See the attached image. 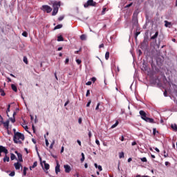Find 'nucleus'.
Wrapping results in <instances>:
<instances>
[{
    "mask_svg": "<svg viewBox=\"0 0 177 177\" xmlns=\"http://www.w3.org/2000/svg\"><path fill=\"white\" fill-rule=\"evenodd\" d=\"M62 49H63V47H59V48H58L57 50L60 51V50H62Z\"/></svg>",
    "mask_w": 177,
    "mask_h": 177,
    "instance_id": "69168bd1",
    "label": "nucleus"
},
{
    "mask_svg": "<svg viewBox=\"0 0 177 177\" xmlns=\"http://www.w3.org/2000/svg\"><path fill=\"white\" fill-rule=\"evenodd\" d=\"M124 152L119 153V158H124Z\"/></svg>",
    "mask_w": 177,
    "mask_h": 177,
    "instance_id": "bb28decb",
    "label": "nucleus"
},
{
    "mask_svg": "<svg viewBox=\"0 0 177 177\" xmlns=\"http://www.w3.org/2000/svg\"><path fill=\"white\" fill-rule=\"evenodd\" d=\"M104 12H106V8H103V10H102V15H104Z\"/></svg>",
    "mask_w": 177,
    "mask_h": 177,
    "instance_id": "4d7b16f0",
    "label": "nucleus"
},
{
    "mask_svg": "<svg viewBox=\"0 0 177 177\" xmlns=\"http://www.w3.org/2000/svg\"><path fill=\"white\" fill-rule=\"evenodd\" d=\"M63 27V25L59 24L55 27L54 30H59V28H62Z\"/></svg>",
    "mask_w": 177,
    "mask_h": 177,
    "instance_id": "4be33fe9",
    "label": "nucleus"
},
{
    "mask_svg": "<svg viewBox=\"0 0 177 177\" xmlns=\"http://www.w3.org/2000/svg\"><path fill=\"white\" fill-rule=\"evenodd\" d=\"M130 6H132V3H131L130 4L127 5V6H126V8H130Z\"/></svg>",
    "mask_w": 177,
    "mask_h": 177,
    "instance_id": "13d9d810",
    "label": "nucleus"
},
{
    "mask_svg": "<svg viewBox=\"0 0 177 177\" xmlns=\"http://www.w3.org/2000/svg\"><path fill=\"white\" fill-rule=\"evenodd\" d=\"M97 168H98L99 171H102L103 169L100 165H99Z\"/></svg>",
    "mask_w": 177,
    "mask_h": 177,
    "instance_id": "8fccbe9b",
    "label": "nucleus"
},
{
    "mask_svg": "<svg viewBox=\"0 0 177 177\" xmlns=\"http://www.w3.org/2000/svg\"><path fill=\"white\" fill-rule=\"evenodd\" d=\"M0 93L1 96H5L6 95L5 91H3V90H2V91H1Z\"/></svg>",
    "mask_w": 177,
    "mask_h": 177,
    "instance_id": "e433bc0d",
    "label": "nucleus"
},
{
    "mask_svg": "<svg viewBox=\"0 0 177 177\" xmlns=\"http://www.w3.org/2000/svg\"><path fill=\"white\" fill-rule=\"evenodd\" d=\"M118 125V121H116V122L111 126V129H113V128H115Z\"/></svg>",
    "mask_w": 177,
    "mask_h": 177,
    "instance_id": "a878e982",
    "label": "nucleus"
},
{
    "mask_svg": "<svg viewBox=\"0 0 177 177\" xmlns=\"http://www.w3.org/2000/svg\"><path fill=\"white\" fill-rule=\"evenodd\" d=\"M53 11L52 13L53 16H56L57 15V12H59V8H60V2L59 1H56L53 4Z\"/></svg>",
    "mask_w": 177,
    "mask_h": 177,
    "instance_id": "f03ea898",
    "label": "nucleus"
},
{
    "mask_svg": "<svg viewBox=\"0 0 177 177\" xmlns=\"http://www.w3.org/2000/svg\"><path fill=\"white\" fill-rule=\"evenodd\" d=\"M158 37V32H156L153 36L151 37V39H156Z\"/></svg>",
    "mask_w": 177,
    "mask_h": 177,
    "instance_id": "5701e85b",
    "label": "nucleus"
},
{
    "mask_svg": "<svg viewBox=\"0 0 177 177\" xmlns=\"http://www.w3.org/2000/svg\"><path fill=\"white\" fill-rule=\"evenodd\" d=\"M165 27L171 28L172 26V24H171V22H168V21H165Z\"/></svg>",
    "mask_w": 177,
    "mask_h": 177,
    "instance_id": "9b49d317",
    "label": "nucleus"
},
{
    "mask_svg": "<svg viewBox=\"0 0 177 177\" xmlns=\"http://www.w3.org/2000/svg\"><path fill=\"white\" fill-rule=\"evenodd\" d=\"M171 129H173V131H177V126L176 124H172L171 125Z\"/></svg>",
    "mask_w": 177,
    "mask_h": 177,
    "instance_id": "dca6fc26",
    "label": "nucleus"
},
{
    "mask_svg": "<svg viewBox=\"0 0 177 177\" xmlns=\"http://www.w3.org/2000/svg\"><path fill=\"white\" fill-rule=\"evenodd\" d=\"M77 143H78L79 146H81V142L79 140H77Z\"/></svg>",
    "mask_w": 177,
    "mask_h": 177,
    "instance_id": "680f3d73",
    "label": "nucleus"
},
{
    "mask_svg": "<svg viewBox=\"0 0 177 177\" xmlns=\"http://www.w3.org/2000/svg\"><path fill=\"white\" fill-rule=\"evenodd\" d=\"M15 169H20V167H21V164L19 162H16L14 164Z\"/></svg>",
    "mask_w": 177,
    "mask_h": 177,
    "instance_id": "1a4fd4ad",
    "label": "nucleus"
},
{
    "mask_svg": "<svg viewBox=\"0 0 177 177\" xmlns=\"http://www.w3.org/2000/svg\"><path fill=\"white\" fill-rule=\"evenodd\" d=\"M140 115H141V118L146 121L147 117L146 116V112L143 111H140Z\"/></svg>",
    "mask_w": 177,
    "mask_h": 177,
    "instance_id": "423d86ee",
    "label": "nucleus"
},
{
    "mask_svg": "<svg viewBox=\"0 0 177 177\" xmlns=\"http://www.w3.org/2000/svg\"><path fill=\"white\" fill-rule=\"evenodd\" d=\"M76 63H77V64H81L82 61L80 59H76Z\"/></svg>",
    "mask_w": 177,
    "mask_h": 177,
    "instance_id": "a19ab883",
    "label": "nucleus"
},
{
    "mask_svg": "<svg viewBox=\"0 0 177 177\" xmlns=\"http://www.w3.org/2000/svg\"><path fill=\"white\" fill-rule=\"evenodd\" d=\"M81 162H84L85 161V155L84 153H82V158L80 159Z\"/></svg>",
    "mask_w": 177,
    "mask_h": 177,
    "instance_id": "aec40b11",
    "label": "nucleus"
},
{
    "mask_svg": "<svg viewBox=\"0 0 177 177\" xmlns=\"http://www.w3.org/2000/svg\"><path fill=\"white\" fill-rule=\"evenodd\" d=\"M0 151L4 153L6 155H8V153L7 149L3 146H0Z\"/></svg>",
    "mask_w": 177,
    "mask_h": 177,
    "instance_id": "6e6552de",
    "label": "nucleus"
},
{
    "mask_svg": "<svg viewBox=\"0 0 177 177\" xmlns=\"http://www.w3.org/2000/svg\"><path fill=\"white\" fill-rule=\"evenodd\" d=\"M3 124L6 128H9V120H7L6 122H3Z\"/></svg>",
    "mask_w": 177,
    "mask_h": 177,
    "instance_id": "a211bd4d",
    "label": "nucleus"
},
{
    "mask_svg": "<svg viewBox=\"0 0 177 177\" xmlns=\"http://www.w3.org/2000/svg\"><path fill=\"white\" fill-rule=\"evenodd\" d=\"M91 81H93V82H95L96 81V77H92Z\"/></svg>",
    "mask_w": 177,
    "mask_h": 177,
    "instance_id": "3c124183",
    "label": "nucleus"
},
{
    "mask_svg": "<svg viewBox=\"0 0 177 177\" xmlns=\"http://www.w3.org/2000/svg\"><path fill=\"white\" fill-rule=\"evenodd\" d=\"M68 103H70V102L67 101L65 104H64V106H67V104H68Z\"/></svg>",
    "mask_w": 177,
    "mask_h": 177,
    "instance_id": "e2e57ef3",
    "label": "nucleus"
},
{
    "mask_svg": "<svg viewBox=\"0 0 177 177\" xmlns=\"http://www.w3.org/2000/svg\"><path fill=\"white\" fill-rule=\"evenodd\" d=\"M64 168L65 169L66 174H70V172H71V167H70V165H64Z\"/></svg>",
    "mask_w": 177,
    "mask_h": 177,
    "instance_id": "39448f33",
    "label": "nucleus"
},
{
    "mask_svg": "<svg viewBox=\"0 0 177 177\" xmlns=\"http://www.w3.org/2000/svg\"><path fill=\"white\" fill-rule=\"evenodd\" d=\"M27 174V167L24 168V175L26 176Z\"/></svg>",
    "mask_w": 177,
    "mask_h": 177,
    "instance_id": "2f4dec72",
    "label": "nucleus"
},
{
    "mask_svg": "<svg viewBox=\"0 0 177 177\" xmlns=\"http://www.w3.org/2000/svg\"><path fill=\"white\" fill-rule=\"evenodd\" d=\"M9 111H10V105H8L7 109V113H9Z\"/></svg>",
    "mask_w": 177,
    "mask_h": 177,
    "instance_id": "37998d69",
    "label": "nucleus"
},
{
    "mask_svg": "<svg viewBox=\"0 0 177 177\" xmlns=\"http://www.w3.org/2000/svg\"><path fill=\"white\" fill-rule=\"evenodd\" d=\"M43 162L44 164V169H46V171H48V169H49V164H47L45 161H43Z\"/></svg>",
    "mask_w": 177,
    "mask_h": 177,
    "instance_id": "4468645a",
    "label": "nucleus"
},
{
    "mask_svg": "<svg viewBox=\"0 0 177 177\" xmlns=\"http://www.w3.org/2000/svg\"><path fill=\"white\" fill-rule=\"evenodd\" d=\"M10 158H11L12 161H13V160L16 159V156L14 153H11Z\"/></svg>",
    "mask_w": 177,
    "mask_h": 177,
    "instance_id": "b1692460",
    "label": "nucleus"
},
{
    "mask_svg": "<svg viewBox=\"0 0 177 177\" xmlns=\"http://www.w3.org/2000/svg\"><path fill=\"white\" fill-rule=\"evenodd\" d=\"M68 62H70V59L68 58H66L65 60V64H67V63H68Z\"/></svg>",
    "mask_w": 177,
    "mask_h": 177,
    "instance_id": "09e8293b",
    "label": "nucleus"
},
{
    "mask_svg": "<svg viewBox=\"0 0 177 177\" xmlns=\"http://www.w3.org/2000/svg\"><path fill=\"white\" fill-rule=\"evenodd\" d=\"M91 95V91L89 90H87L86 96H89Z\"/></svg>",
    "mask_w": 177,
    "mask_h": 177,
    "instance_id": "58836bf2",
    "label": "nucleus"
},
{
    "mask_svg": "<svg viewBox=\"0 0 177 177\" xmlns=\"http://www.w3.org/2000/svg\"><path fill=\"white\" fill-rule=\"evenodd\" d=\"M55 145V140L52 142V143L50 145V149H53V146Z\"/></svg>",
    "mask_w": 177,
    "mask_h": 177,
    "instance_id": "c756f323",
    "label": "nucleus"
},
{
    "mask_svg": "<svg viewBox=\"0 0 177 177\" xmlns=\"http://www.w3.org/2000/svg\"><path fill=\"white\" fill-rule=\"evenodd\" d=\"M84 168H88V163H85Z\"/></svg>",
    "mask_w": 177,
    "mask_h": 177,
    "instance_id": "0e129e2a",
    "label": "nucleus"
},
{
    "mask_svg": "<svg viewBox=\"0 0 177 177\" xmlns=\"http://www.w3.org/2000/svg\"><path fill=\"white\" fill-rule=\"evenodd\" d=\"M37 162H35L33 163L32 167H30V169H31L32 168H35V167H37Z\"/></svg>",
    "mask_w": 177,
    "mask_h": 177,
    "instance_id": "7c9ffc66",
    "label": "nucleus"
},
{
    "mask_svg": "<svg viewBox=\"0 0 177 177\" xmlns=\"http://www.w3.org/2000/svg\"><path fill=\"white\" fill-rule=\"evenodd\" d=\"M91 103H92V101L89 100L86 104V107H89L91 106Z\"/></svg>",
    "mask_w": 177,
    "mask_h": 177,
    "instance_id": "4c0bfd02",
    "label": "nucleus"
},
{
    "mask_svg": "<svg viewBox=\"0 0 177 177\" xmlns=\"http://www.w3.org/2000/svg\"><path fill=\"white\" fill-rule=\"evenodd\" d=\"M88 137L89 138L92 137V133L91 131L88 132Z\"/></svg>",
    "mask_w": 177,
    "mask_h": 177,
    "instance_id": "864d4df0",
    "label": "nucleus"
},
{
    "mask_svg": "<svg viewBox=\"0 0 177 177\" xmlns=\"http://www.w3.org/2000/svg\"><path fill=\"white\" fill-rule=\"evenodd\" d=\"M131 161H132V158H129L128 159V162H131Z\"/></svg>",
    "mask_w": 177,
    "mask_h": 177,
    "instance_id": "338daca9",
    "label": "nucleus"
},
{
    "mask_svg": "<svg viewBox=\"0 0 177 177\" xmlns=\"http://www.w3.org/2000/svg\"><path fill=\"white\" fill-rule=\"evenodd\" d=\"M64 151V147H62L61 153H63Z\"/></svg>",
    "mask_w": 177,
    "mask_h": 177,
    "instance_id": "603ef678",
    "label": "nucleus"
},
{
    "mask_svg": "<svg viewBox=\"0 0 177 177\" xmlns=\"http://www.w3.org/2000/svg\"><path fill=\"white\" fill-rule=\"evenodd\" d=\"M9 175L10 176H15V171H12Z\"/></svg>",
    "mask_w": 177,
    "mask_h": 177,
    "instance_id": "c03bdc74",
    "label": "nucleus"
},
{
    "mask_svg": "<svg viewBox=\"0 0 177 177\" xmlns=\"http://www.w3.org/2000/svg\"><path fill=\"white\" fill-rule=\"evenodd\" d=\"M63 19H64V17L62 16L58 18V20H59V21H62V20H63Z\"/></svg>",
    "mask_w": 177,
    "mask_h": 177,
    "instance_id": "79ce46f5",
    "label": "nucleus"
},
{
    "mask_svg": "<svg viewBox=\"0 0 177 177\" xmlns=\"http://www.w3.org/2000/svg\"><path fill=\"white\" fill-rule=\"evenodd\" d=\"M104 44H102L99 46V48H104Z\"/></svg>",
    "mask_w": 177,
    "mask_h": 177,
    "instance_id": "6e6d98bb",
    "label": "nucleus"
},
{
    "mask_svg": "<svg viewBox=\"0 0 177 177\" xmlns=\"http://www.w3.org/2000/svg\"><path fill=\"white\" fill-rule=\"evenodd\" d=\"M45 142H46V146L48 147V146H49V141H48V140L46 138Z\"/></svg>",
    "mask_w": 177,
    "mask_h": 177,
    "instance_id": "72a5a7b5",
    "label": "nucleus"
},
{
    "mask_svg": "<svg viewBox=\"0 0 177 177\" xmlns=\"http://www.w3.org/2000/svg\"><path fill=\"white\" fill-rule=\"evenodd\" d=\"M109 57H110V53L106 52V54H105L106 60H109Z\"/></svg>",
    "mask_w": 177,
    "mask_h": 177,
    "instance_id": "412c9836",
    "label": "nucleus"
},
{
    "mask_svg": "<svg viewBox=\"0 0 177 177\" xmlns=\"http://www.w3.org/2000/svg\"><path fill=\"white\" fill-rule=\"evenodd\" d=\"M145 121H146L147 122H154V120H153V119H151V118H147L146 120H145Z\"/></svg>",
    "mask_w": 177,
    "mask_h": 177,
    "instance_id": "6ab92c4d",
    "label": "nucleus"
},
{
    "mask_svg": "<svg viewBox=\"0 0 177 177\" xmlns=\"http://www.w3.org/2000/svg\"><path fill=\"white\" fill-rule=\"evenodd\" d=\"M158 133V131H157V130L156 129H153V134L156 135V133Z\"/></svg>",
    "mask_w": 177,
    "mask_h": 177,
    "instance_id": "c9c22d12",
    "label": "nucleus"
},
{
    "mask_svg": "<svg viewBox=\"0 0 177 177\" xmlns=\"http://www.w3.org/2000/svg\"><path fill=\"white\" fill-rule=\"evenodd\" d=\"M95 143L96 145H97V146H100V142L99 141V140H95Z\"/></svg>",
    "mask_w": 177,
    "mask_h": 177,
    "instance_id": "f704fd0d",
    "label": "nucleus"
},
{
    "mask_svg": "<svg viewBox=\"0 0 177 177\" xmlns=\"http://www.w3.org/2000/svg\"><path fill=\"white\" fill-rule=\"evenodd\" d=\"M78 122H79V124H82V119L81 118H79Z\"/></svg>",
    "mask_w": 177,
    "mask_h": 177,
    "instance_id": "de8ad7c7",
    "label": "nucleus"
},
{
    "mask_svg": "<svg viewBox=\"0 0 177 177\" xmlns=\"http://www.w3.org/2000/svg\"><path fill=\"white\" fill-rule=\"evenodd\" d=\"M6 161H7V162H9V161H10V158H9V157H8L7 155H6L4 158H3V162H6Z\"/></svg>",
    "mask_w": 177,
    "mask_h": 177,
    "instance_id": "2eb2a0df",
    "label": "nucleus"
},
{
    "mask_svg": "<svg viewBox=\"0 0 177 177\" xmlns=\"http://www.w3.org/2000/svg\"><path fill=\"white\" fill-rule=\"evenodd\" d=\"M13 140L15 143H21L24 140V135L19 132L15 133Z\"/></svg>",
    "mask_w": 177,
    "mask_h": 177,
    "instance_id": "f257e3e1",
    "label": "nucleus"
},
{
    "mask_svg": "<svg viewBox=\"0 0 177 177\" xmlns=\"http://www.w3.org/2000/svg\"><path fill=\"white\" fill-rule=\"evenodd\" d=\"M86 85H88V86L92 85V82H87L86 83Z\"/></svg>",
    "mask_w": 177,
    "mask_h": 177,
    "instance_id": "49530a36",
    "label": "nucleus"
},
{
    "mask_svg": "<svg viewBox=\"0 0 177 177\" xmlns=\"http://www.w3.org/2000/svg\"><path fill=\"white\" fill-rule=\"evenodd\" d=\"M23 128L26 131V132H28V127L26 124L22 125Z\"/></svg>",
    "mask_w": 177,
    "mask_h": 177,
    "instance_id": "393cba45",
    "label": "nucleus"
},
{
    "mask_svg": "<svg viewBox=\"0 0 177 177\" xmlns=\"http://www.w3.org/2000/svg\"><path fill=\"white\" fill-rule=\"evenodd\" d=\"M11 88L14 92H17V86L15 84H11Z\"/></svg>",
    "mask_w": 177,
    "mask_h": 177,
    "instance_id": "ddd939ff",
    "label": "nucleus"
},
{
    "mask_svg": "<svg viewBox=\"0 0 177 177\" xmlns=\"http://www.w3.org/2000/svg\"><path fill=\"white\" fill-rule=\"evenodd\" d=\"M59 172H60V165L57 163V166L55 167V173L59 174Z\"/></svg>",
    "mask_w": 177,
    "mask_h": 177,
    "instance_id": "9d476101",
    "label": "nucleus"
},
{
    "mask_svg": "<svg viewBox=\"0 0 177 177\" xmlns=\"http://www.w3.org/2000/svg\"><path fill=\"white\" fill-rule=\"evenodd\" d=\"M84 8H88V6H96V2L93 0H88L87 3L84 5Z\"/></svg>",
    "mask_w": 177,
    "mask_h": 177,
    "instance_id": "7ed1b4c3",
    "label": "nucleus"
},
{
    "mask_svg": "<svg viewBox=\"0 0 177 177\" xmlns=\"http://www.w3.org/2000/svg\"><path fill=\"white\" fill-rule=\"evenodd\" d=\"M100 106V102H99V103H97V106H96L95 110H99Z\"/></svg>",
    "mask_w": 177,
    "mask_h": 177,
    "instance_id": "ea45409f",
    "label": "nucleus"
},
{
    "mask_svg": "<svg viewBox=\"0 0 177 177\" xmlns=\"http://www.w3.org/2000/svg\"><path fill=\"white\" fill-rule=\"evenodd\" d=\"M15 153L17 155L18 160L19 161V162H23V156L21 155V153H18L17 151H15Z\"/></svg>",
    "mask_w": 177,
    "mask_h": 177,
    "instance_id": "0eeeda50",
    "label": "nucleus"
},
{
    "mask_svg": "<svg viewBox=\"0 0 177 177\" xmlns=\"http://www.w3.org/2000/svg\"><path fill=\"white\" fill-rule=\"evenodd\" d=\"M41 9L44 12H46V13H50L52 12V8L49 6H43Z\"/></svg>",
    "mask_w": 177,
    "mask_h": 177,
    "instance_id": "20e7f679",
    "label": "nucleus"
},
{
    "mask_svg": "<svg viewBox=\"0 0 177 177\" xmlns=\"http://www.w3.org/2000/svg\"><path fill=\"white\" fill-rule=\"evenodd\" d=\"M80 39H81L82 41H86V36L85 35H82L80 36Z\"/></svg>",
    "mask_w": 177,
    "mask_h": 177,
    "instance_id": "f3484780",
    "label": "nucleus"
},
{
    "mask_svg": "<svg viewBox=\"0 0 177 177\" xmlns=\"http://www.w3.org/2000/svg\"><path fill=\"white\" fill-rule=\"evenodd\" d=\"M23 37H27V32H24L22 33Z\"/></svg>",
    "mask_w": 177,
    "mask_h": 177,
    "instance_id": "a18cd8bd",
    "label": "nucleus"
},
{
    "mask_svg": "<svg viewBox=\"0 0 177 177\" xmlns=\"http://www.w3.org/2000/svg\"><path fill=\"white\" fill-rule=\"evenodd\" d=\"M138 55H139V56H140L142 55V50H138Z\"/></svg>",
    "mask_w": 177,
    "mask_h": 177,
    "instance_id": "5fc2aeb1",
    "label": "nucleus"
},
{
    "mask_svg": "<svg viewBox=\"0 0 177 177\" xmlns=\"http://www.w3.org/2000/svg\"><path fill=\"white\" fill-rule=\"evenodd\" d=\"M94 166L95 167V168H97L99 167L96 163L94 164Z\"/></svg>",
    "mask_w": 177,
    "mask_h": 177,
    "instance_id": "774afa93",
    "label": "nucleus"
},
{
    "mask_svg": "<svg viewBox=\"0 0 177 177\" xmlns=\"http://www.w3.org/2000/svg\"><path fill=\"white\" fill-rule=\"evenodd\" d=\"M24 62L26 64H28V60L27 59L26 57H24Z\"/></svg>",
    "mask_w": 177,
    "mask_h": 177,
    "instance_id": "c85d7f7f",
    "label": "nucleus"
},
{
    "mask_svg": "<svg viewBox=\"0 0 177 177\" xmlns=\"http://www.w3.org/2000/svg\"><path fill=\"white\" fill-rule=\"evenodd\" d=\"M156 151H157L158 153H160V149H158V148H155Z\"/></svg>",
    "mask_w": 177,
    "mask_h": 177,
    "instance_id": "bf43d9fd",
    "label": "nucleus"
},
{
    "mask_svg": "<svg viewBox=\"0 0 177 177\" xmlns=\"http://www.w3.org/2000/svg\"><path fill=\"white\" fill-rule=\"evenodd\" d=\"M131 145H132L133 146H136V142H133L131 143Z\"/></svg>",
    "mask_w": 177,
    "mask_h": 177,
    "instance_id": "052dcab7",
    "label": "nucleus"
},
{
    "mask_svg": "<svg viewBox=\"0 0 177 177\" xmlns=\"http://www.w3.org/2000/svg\"><path fill=\"white\" fill-rule=\"evenodd\" d=\"M15 115H16V112H14L13 117L10 118V120L12 123L16 122V119L15 118Z\"/></svg>",
    "mask_w": 177,
    "mask_h": 177,
    "instance_id": "f8f14e48",
    "label": "nucleus"
},
{
    "mask_svg": "<svg viewBox=\"0 0 177 177\" xmlns=\"http://www.w3.org/2000/svg\"><path fill=\"white\" fill-rule=\"evenodd\" d=\"M57 41H58L59 42H60V41H64L63 37L59 36V37H57Z\"/></svg>",
    "mask_w": 177,
    "mask_h": 177,
    "instance_id": "cd10ccee",
    "label": "nucleus"
},
{
    "mask_svg": "<svg viewBox=\"0 0 177 177\" xmlns=\"http://www.w3.org/2000/svg\"><path fill=\"white\" fill-rule=\"evenodd\" d=\"M141 161H142V162H147V159L146 158H141Z\"/></svg>",
    "mask_w": 177,
    "mask_h": 177,
    "instance_id": "473e14b6",
    "label": "nucleus"
}]
</instances>
